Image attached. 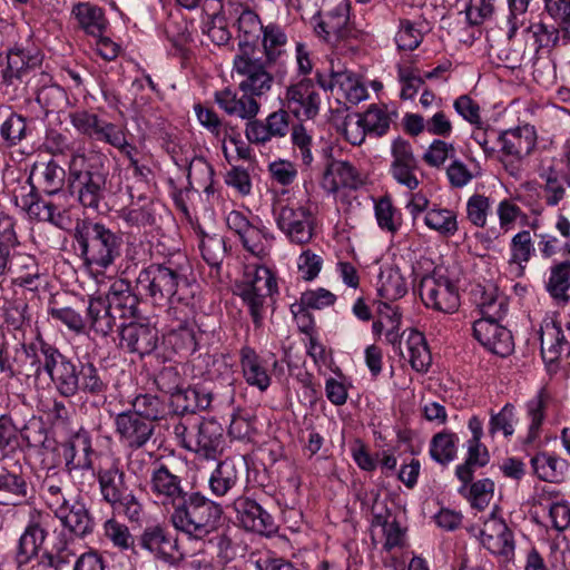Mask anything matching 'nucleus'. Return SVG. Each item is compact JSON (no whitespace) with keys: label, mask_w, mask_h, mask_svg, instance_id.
I'll use <instances>...</instances> for the list:
<instances>
[{"label":"nucleus","mask_w":570,"mask_h":570,"mask_svg":"<svg viewBox=\"0 0 570 570\" xmlns=\"http://www.w3.org/2000/svg\"><path fill=\"white\" fill-rule=\"evenodd\" d=\"M425 225L438 232L442 237H452L459 230L458 216L452 209L434 206L424 217Z\"/></svg>","instance_id":"obj_58"},{"label":"nucleus","mask_w":570,"mask_h":570,"mask_svg":"<svg viewBox=\"0 0 570 570\" xmlns=\"http://www.w3.org/2000/svg\"><path fill=\"white\" fill-rule=\"evenodd\" d=\"M8 275L14 286L29 291H38L41 285L40 266L35 255L19 252L17 248L10 253Z\"/></svg>","instance_id":"obj_31"},{"label":"nucleus","mask_w":570,"mask_h":570,"mask_svg":"<svg viewBox=\"0 0 570 570\" xmlns=\"http://www.w3.org/2000/svg\"><path fill=\"white\" fill-rule=\"evenodd\" d=\"M53 521L49 512L33 510L30 513L29 521L18 541L16 562L19 567L27 566L38 556Z\"/></svg>","instance_id":"obj_15"},{"label":"nucleus","mask_w":570,"mask_h":570,"mask_svg":"<svg viewBox=\"0 0 570 570\" xmlns=\"http://www.w3.org/2000/svg\"><path fill=\"white\" fill-rule=\"evenodd\" d=\"M273 216L278 229L291 243L305 245L312 240L314 216L309 207L298 203L278 202L273 207Z\"/></svg>","instance_id":"obj_11"},{"label":"nucleus","mask_w":570,"mask_h":570,"mask_svg":"<svg viewBox=\"0 0 570 570\" xmlns=\"http://www.w3.org/2000/svg\"><path fill=\"white\" fill-rule=\"evenodd\" d=\"M109 377L104 367L92 361L68 356L55 385L60 396L73 397L85 394L92 399H105L109 391Z\"/></svg>","instance_id":"obj_8"},{"label":"nucleus","mask_w":570,"mask_h":570,"mask_svg":"<svg viewBox=\"0 0 570 570\" xmlns=\"http://www.w3.org/2000/svg\"><path fill=\"white\" fill-rule=\"evenodd\" d=\"M174 528L196 539L212 533L218 525L223 508L200 491L190 489L167 510Z\"/></svg>","instance_id":"obj_4"},{"label":"nucleus","mask_w":570,"mask_h":570,"mask_svg":"<svg viewBox=\"0 0 570 570\" xmlns=\"http://www.w3.org/2000/svg\"><path fill=\"white\" fill-rule=\"evenodd\" d=\"M14 202L27 214L39 222L55 223L56 216L60 217L59 206L52 200L46 199L41 190L36 188L31 179L13 191Z\"/></svg>","instance_id":"obj_28"},{"label":"nucleus","mask_w":570,"mask_h":570,"mask_svg":"<svg viewBox=\"0 0 570 570\" xmlns=\"http://www.w3.org/2000/svg\"><path fill=\"white\" fill-rule=\"evenodd\" d=\"M71 125L81 135L104 141L108 139V135L114 131L117 125L105 121L98 115L89 112L88 110H76L69 115Z\"/></svg>","instance_id":"obj_44"},{"label":"nucleus","mask_w":570,"mask_h":570,"mask_svg":"<svg viewBox=\"0 0 570 570\" xmlns=\"http://www.w3.org/2000/svg\"><path fill=\"white\" fill-rule=\"evenodd\" d=\"M199 249L203 259L218 274L226 255V243L219 235H208L199 230Z\"/></svg>","instance_id":"obj_59"},{"label":"nucleus","mask_w":570,"mask_h":570,"mask_svg":"<svg viewBox=\"0 0 570 570\" xmlns=\"http://www.w3.org/2000/svg\"><path fill=\"white\" fill-rule=\"evenodd\" d=\"M243 473L240 459L228 456L219 461L208 479L210 493L216 498L228 495L239 487Z\"/></svg>","instance_id":"obj_32"},{"label":"nucleus","mask_w":570,"mask_h":570,"mask_svg":"<svg viewBox=\"0 0 570 570\" xmlns=\"http://www.w3.org/2000/svg\"><path fill=\"white\" fill-rule=\"evenodd\" d=\"M214 167L204 157H193L187 166L188 184L195 181L207 195L214 194Z\"/></svg>","instance_id":"obj_62"},{"label":"nucleus","mask_w":570,"mask_h":570,"mask_svg":"<svg viewBox=\"0 0 570 570\" xmlns=\"http://www.w3.org/2000/svg\"><path fill=\"white\" fill-rule=\"evenodd\" d=\"M482 546L492 554L509 560L514 554L513 532L502 519L491 518L480 532Z\"/></svg>","instance_id":"obj_34"},{"label":"nucleus","mask_w":570,"mask_h":570,"mask_svg":"<svg viewBox=\"0 0 570 570\" xmlns=\"http://www.w3.org/2000/svg\"><path fill=\"white\" fill-rule=\"evenodd\" d=\"M102 528L105 538L119 551L134 550L135 537L125 523L112 517L105 521Z\"/></svg>","instance_id":"obj_64"},{"label":"nucleus","mask_w":570,"mask_h":570,"mask_svg":"<svg viewBox=\"0 0 570 570\" xmlns=\"http://www.w3.org/2000/svg\"><path fill=\"white\" fill-rule=\"evenodd\" d=\"M48 429L41 416H37L29 411V416H23V422L20 424V443L23 448L31 449H49Z\"/></svg>","instance_id":"obj_51"},{"label":"nucleus","mask_w":570,"mask_h":570,"mask_svg":"<svg viewBox=\"0 0 570 570\" xmlns=\"http://www.w3.org/2000/svg\"><path fill=\"white\" fill-rule=\"evenodd\" d=\"M239 363L245 382L259 391H266L272 383L268 370V360L258 355L249 345H244L239 351Z\"/></svg>","instance_id":"obj_36"},{"label":"nucleus","mask_w":570,"mask_h":570,"mask_svg":"<svg viewBox=\"0 0 570 570\" xmlns=\"http://www.w3.org/2000/svg\"><path fill=\"white\" fill-rule=\"evenodd\" d=\"M534 253L535 247L531 232L522 229L511 238L509 265H517L521 271H524Z\"/></svg>","instance_id":"obj_60"},{"label":"nucleus","mask_w":570,"mask_h":570,"mask_svg":"<svg viewBox=\"0 0 570 570\" xmlns=\"http://www.w3.org/2000/svg\"><path fill=\"white\" fill-rule=\"evenodd\" d=\"M39 495L70 535L83 539L94 532L96 522L90 509L80 495H70L68 487L39 491Z\"/></svg>","instance_id":"obj_9"},{"label":"nucleus","mask_w":570,"mask_h":570,"mask_svg":"<svg viewBox=\"0 0 570 570\" xmlns=\"http://www.w3.org/2000/svg\"><path fill=\"white\" fill-rule=\"evenodd\" d=\"M180 448L206 460H215L223 453L225 435L223 425L215 419L187 416L173 425Z\"/></svg>","instance_id":"obj_7"},{"label":"nucleus","mask_w":570,"mask_h":570,"mask_svg":"<svg viewBox=\"0 0 570 570\" xmlns=\"http://www.w3.org/2000/svg\"><path fill=\"white\" fill-rule=\"evenodd\" d=\"M111 312L117 315V320H136L139 317L140 299L131 291L130 282L127 279H117L109 287L104 297Z\"/></svg>","instance_id":"obj_33"},{"label":"nucleus","mask_w":570,"mask_h":570,"mask_svg":"<svg viewBox=\"0 0 570 570\" xmlns=\"http://www.w3.org/2000/svg\"><path fill=\"white\" fill-rule=\"evenodd\" d=\"M407 293L404 276L397 267H386L381 271L377 283V294L383 302H394Z\"/></svg>","instance_id":"obj_53"},{"label":"nucleus","mask_w":570,"mask_h":570,"mask_svg":"<svg viewBox=\"0 0 570 570\" xmlns=\"http://www.w3.org/2000/svg\"><path fill=\"white\" fill-rule=\"evenodd\" d=\"M119 218L130 227H147L156 224V203L153 198L141 194L120 209Z\"/></svg>","instance_id":"obj_41"},{"label":"nucleus","mask_w":570,"mask_h":570,"mask_svg":"<svg viewBox=\"0 0 570 570\" xmlns=\"http://www.w3.org/2000/svg\"><path fill=\"white\" fill-rule=\"evenodd\" d=\"M119 342L117 346L139 358L151 355L158 347L159 335L156 326L149 322L131 320L118 326Z\"/></svg>","instance_id":"obj_14"},{"label":"nucleus","mask_w":570,"mask_h":570,"mask_svg":"<svg viewBox=\"0 0 570 570\" xmlns=\"http://www.w3.org/2000/svg\"><path fill=\"white\" fill-rule=\"evenodd\" d=\"M234 13L237 14L236 27L239 37V50L255 49L261 32L264 28L259 16L248 7L237 4L234 8Z\"/></svg>","instance_id":"obj_43"},{"label":"nucleus","mask_w":570,"mask_h":570,"mask_svg":"<svg viewBox=\"0 0 570 570\" xmlns=\"http://www.w3.org/2000/svg\"><path fill=\"white\" fill-rule=\"evenodd\" d=\"M71 16L77 20L78 27L91 37L105 35L109 27L104 8L89 1L75 3Z\"/></svg>","instance_id":"obj_39"},{"label":"nucleus","mask_w":570,"mask_h":570,"mask_svg":"<svg viewBox=\"0 0 570 570\" xmlns=\"http://www.w3.org/2000/svg\"><path fill=\"white\" fill-rule=\"evenodd\" d=\"M537 142V129L530 124L501 130L497 135V159L510 176L519 177L524 159L534 151Z\"/></svg>","instance_id":"obj_10"},{"label":"nucleus","mask_w":570,"mask_h":570,"mask_svg":"<svg viewBox=\"0 0 570 570\" xmlns=\"http://www.w3.org/2000/svg\"><path fill=\"white\" fill-rule=\"evenodd\" d=\"M0 493L14 507L33 498L29 474L19 460L0 459Z\"/></svg>","instance_id":"obj_19"},{"label":"nucleus","mask_w":570,"mask_h":570,"mask_svg":"<svg viewBox=\"0 0 570 570\" xmlns=\"http://www.w3.org/2000/svg\"><path fill=\"white\" fill-rule=\"evenodd\" d=\"M138 544L169 567H178L184 560L178 539L165 525L153 524L146 527L138 537Z\"/></svg>","instance_id":"obj_16"},{"label":"nucleus","mask_w":570,"mask_h":570,"mask_svg":"<svg viewBox=\"0 0 570 570\" xmlns=\"http://www.w3.org/2000/svg\"><path fill=\"white\" fill-rule=\"evenodd\" d=\"M237 291L273 296L278 287L276 277L268 267L256 266L252 272L245 273L244 279L237 285Z\"/></svg>","instance_id":"obj_48"},{"label":"nucleus","mask_w":570,"mask_h":570,"mask_svg":"<svg viewBox=\"0 0 570 570\" xmlns=\"http://www.w3.org/2000/svg\"><path fill=\"white\" fill-rule=\"evenodd\" d=\"M375 218L381 229L395 234L402 225V214L390 196L380 197L374 205Z\"/></svg>","instance_id":"obj_63"},{"label":"nucleus","mask_w":570,"mask_h":570,"mask_svg":"<svg viewBox=\"0 0 570 570\" xmlns=\"http://www.w3.org/2000/svg\"><path fill=\"white\" fill-rule=\"evenodd\" d=\"M541 357L548 371L556 372L563 354L570 353V343L567 341L562 325L552 317H546L538 332Z\"/></svg>","instance_id":"obj_22"},{"label":"nucleus","mask_w":570,"mask_h":570,"mask_svg":"<svg viewBox=\"0 0 570 570\" xmlns=\"http://www.w3.org/2000/svg\"><path fill=\"white\" fill-rule=\"evenodd\" d=\"M214 100L229 116H237L250 121L259 112L261 105L255 96L243 92L238 96L230 88H224L214 94Z\"/></svg>","instance_id":"obj_37"},{"label":"nucleus","mask_w":570,"mask_h":570,"mask_svg":"<svg viewBox=\"0 0 570 570\" xmlns=\"http://www.w3.org/2000/svg\"><path fill=\"white\" fill-rule=\"evenodd\" d=\"M29 350L32 362L31 377L39 380L46 374L55 386L68 356L56 345L43 340L40 334L35 342L29 343Z\"/></svg>","instance_id":"obj_20"},{"label":"nucleus","mask_w":570,"mask_h":570,"mask_svg":"<svg viewBox=\"0 0 570 570\" xmlns=\"http://www.w3.org/2000/svg\"><path fill=\"white\" fill-rule=\"evenodd\" d=\"M117 326V315L109 308L104 296L89 297L86 306V330L100 337L109 336Z\"/></svg>","instance_id":"obj_38"},{"label":"nucleus","mask_w":570,"mask_h":570,"mask_svg":"<svg viewBox=\"0 0 570 570\" xmlns=\"http://www.w3.org/2000/svg\"><path fill=\"white\" fill-rule=\"evenodd\" d=\"M128 403L131 406L129 411L154 425L166 420L169 412L166 401L153 393H137Z\"/></svg>","instance_id":"obj_45"},{"label":"nucleus","mask_w":570,"mask_h":570,"mask_svg":"<svg viewBox=\"0 0 570 570\" xmlns=\"http://www.w3.org/2000/svg\"><path fill=\"white\" fill-rule=\"evenodd\" d=\"M13 217L0 214V286L8 275L10 253L20 246Z\"/></svg>","instance_id":"obj_50"},{"label":"nucleus","mask_w":570,"mask_h":570,"mask_svg":"<svg viewBox=\"0 0 570 570\" xmlns=\"http://www.w3.org/2000/svg\"><path fill=\"white\" fill-rule=\"evenodd\" d=\"M527 35L533 41V52L527 55L524 51L522 60L532 61L541 50L550 51L570 45V31L556 23L551 26L543 22L533 23L527 29Z\"/></svg>","instance_id":"obj_29"},{"label":"nucleus","mask_w":570,"mask_h":570,"mask_svg":"<svg viewBox=\"0 0 570 570\" xmlns=\"http://www.w3.org/2000/svg\"><path fill=\"white\" fill-rule=\"evenodd\" d=\"M21 414V411L14 406L11 412L0 415V452L3 456L14 454L22 450L20 443V424L13 417Z\"/></svg>","instance_id":"obj_52"},{"label":"nucleus","mask_w":570,"mask_h":570,"mask_svg":"<svg viewBox=\"0 0 570 570\" xmlns=\"http://www.w3.org/2000/svg\"><path fill=\"white\" fill-rule=\"evenodd\" d=\"M409 362L416 372H426L431 365L432 356L425 336L417 330H411L406 337Z\"/></svg>","instance_id":"obj_56"},{"label":"nucleus","mask_w":570,"mask_h":570,"mask_svg":"<svg viewBox=\"0 0 570 570\" xmlns=\"http://www.w3.org/2000/svg\"><path fill=\"white\" fill-rule=\"evenodd\" d=\"M165 35L177 53L187 57V45L193 40L187 20L181 16L170 17L165 23Z\"/></svg>","instance_id":"obj_61"},{"label":"nucleus","mask_w":570,"mask_h":570,"mask_svg":"<svg viewBox=\"0 0 570 570\" xmlns=\"http://www.w3.org/2000/svg\"><path fill=\"white\" fill-rule=\"evenodd\" d=\"M533 473L542 481L561 483L564 479L567 462L546 451L538 452L530 460Z\"/></svg>","instance_id":"obj_47"},{"label":"nucleus","mask_w":570,"mask_h":570,"mask_svg":"<svg viewBox=\"0 0 570 570\" xmlns=\"http://www.w3.org/2000/svg\"><path fill=\"white\" fill-rule=\"evenodd\" d=\"M546 289L552 298L559 302L569 299L570 289V261H562L550 267V275Z\"/></svg>","instance_id":"obj_57"},{"label":"nucleus","mask_w":570,"mask_h":570,"mask_svg":"<svg viewBox=\"0 0 570 570\" xmlns=\"http://www.w3.org/2000/svg\"><path fill=\"white\" fill-rule=\"evenodd\" d=\"M257 220L258 224L253 222L239 239L245 250L254 256L263 258L267 256L271 250L274 242V235L258 218Z\"/></svg>","instance_id":"obj_49"},{"label":"nucleus","mask_w":570,"mask_h":570,"mask_svg":"<svg viewBox=\"0 0 570 570\" xmlns=\"http://www.w3.org/2000/svg\"><path fill=\"white\" fill-rule=\"evenodd\" d=\"M419 293L426 307L443 313H454L460 306V294L455 282L434 272L422 277Z\"/></svg>","instance_id":"obj_13"},{"label":"nucleus","mask_w":570,"mask_h":570,"mask_svg":"<svg viewBox=\"0 0 570 570\" xmlns=\"http://www.w3.org/2000/svg\"><path fill=\"white\" fill-rule=\"evenodd\" d=\"M186 484L179 470L174 465L160 459L150 464L149 478L146 481L147 492L167 510L188 491Z\"/></svg>","instance_id":"obj_12"},{"label":"nucleus","mask_w":570,"mask_h":570,"mask_svg":"<svg viewBox=\"0 0 570 570\" xmlns=\"http://www.w3.org/2000/svg\"><path fill=\"white\" fill-rule=\"evenodd\" d=\"M106 155L78 150L68 161V188L80 206L99 212L106 198L109 165Z\"/></svg>","instance_id":"obj_2"},{"label":"nucleus","mask_w":570,"mask_h":570,"mask_svg":"<svg viewBox=\"0 0 570 570\" xmlns=\"http://www.w3.org/2000/svg\"><path fill=\"white\" fill-rule=\"evenodd\" d=\"M72 239L83 265L96 272L107 271L121 256L122 236L101 222L78 219L72 230Z\"/></svg>","instance_id":"obj_3"},{"label":"nucleus","mask_w":570,"mask_h":570,"mask_svg":"<svg viewBox=\"0 0 570 570\" xmlns=\"http://www.w3.org/2000/svg\"><path fill=\"white\" fill-rule=\"evenodd\" d=\"M115 432L119 442L130 450L144 448L155 433V425L126 410L114 420Z\"/></svg>","instance_id":"obj_25"},{"label":"nucleus","mask_w":570,"mask_h":570,"mask_svg":"<svg viewBox=\"0 0 570 570\" xmlns=\"http://www.w3.org/2000/svg\"><path fill=\"white\" fill-rule=\"evenodd\" d=\"M62 458L65 471L72 474L75 471H94V455L91 434L88 430L80 428L62 443Z\"/></svg>","instance_id":"obj_23"},{"label":"nucleus","mask_w":570,"mask_h":570,"mask_svg":"<svg viewBox=\"0 0 570 570\" xmlns=\"http://www.w3.org/2000/svg\"><path fill=\"white\" fill-rule=\"evenodd\" d=\"M490 462V453L483 443H466V458L455 468V476L461 481V494L473 480L475 470L484 468Z\"/></svg>","instance_id":"obj_46"},{"label":"nucleus","mask_w":570,"mask_h":570,"mask_svg":"<svg viewBox=\"0 0 570 570\" xmlns=\"http://www.w3.org/2000/svg\"><path fill=\"white\" fill-rule=\"evenodd\" d=\"M289 131V114L278 109L265 119L256 117L246 122L245 136L250 144L264 146L273 139L286 137Z\"/></svg>","instance_id":"obj_27"},{"label":"nucleus","mask_w":570,"mask_h":570,"mask_svg":"<svg viewBox=\"0 0 570 570\" xmlns=\"http://www.w3.org/2000/svg\"><path fill=\"white\" fill-rule=\"evenodd\" d=\"M36 179V188L45 196H65V184L68 183L66 169L56 160L36 163L28 179Z\"/></svg>","instance_id":"obj_35"},{"label":"nucleus","mask_w":570,"mask_h":570,"mask_svg":"<svg viewBox=\"0 0 570 570\" xmlns=\"http://www.w3.org/2000/svg\"><path fill=\"white\" fill-rule=\"evenodd\" d=\"M357 128H362L360 132V140L352 139L348 129H345L346 139L352 145H361L364 140L365 135H373L375 137H382L387 134L391 125V118L384 107L371 105L367 110L360 116Z\"/></svg>","instance_id":"obj_42"},{"label":"nucleus","mask_w":570,"mask_h":570,"mask_svg":"<svg viewBox=\"0 0 570 570\" xmlns=\"http://www.w3.org/2000/svg\"><path fill=\"white\" fill-rule=\"evenodd\" d=\"M204 334L195 322L183 321L167 332L166 340L175 353L189 356L199 350Z\"/></svg>","instance_id":"obj_40"},{"label":"nucleus","mask_w":570,"mask_h":570,"mask_svg":"<svg viewBox=\"0 0 570 570\" xmlns=\"http://www.w3.org/2000/svg\"><path fill=\"white\" fill-rule=\"evenodd\" d=\"M28 83L36 88V101L48 115L50 112H60L69 105L67 91L59 85L52 83V77L43 72H35Z\"/></svg>","instance_id":"obj_30"},{"label":"nucleus","mask_w":570,"mask_h":570,"mask_svg":"<svg viewBox=\"0 0 570 570\" xmlns=\"http://www.w3.org/2000/svg\"><path fill=\"white\" fill-rule=\"evenodd\" d=\"M188 269L187 256L180 252L171 253L161 262H153L144 267L136 278V287L153 305L185 303L188 296H193Z\"/></svg>","instance_id":"obj_1"},{"label":"nucleus","mask_w":570,"mask_h":570,"mask_svg":"<svg viewBox=\"0 0 570 570\" xmlns=\"http://www.w3.org/2000/svg\"><path fill=\"white\" fill-rule=\"evenodd\" d=\"M99 485L101 499L114 512L124 513L130 522H139L144 507L126 482V473L118 459L100 463L92 471Z\"/></svg>","instance_id":"obj_6"},{"label":"nucleus","mask_w":570,"mask_h":570,"mask_svg":"<svg viewBox=\"0 0 570 570\" xmlns=\"http://www.w3.org/2000/svg\"><path fill=\"white\" fill-rule=\"evenodd\" d=\"M459 436L450 430L435 433L430 442V455L441 465H448L458 454Z\"/></svg>","instance_id":"obj_54"},{"label":"nucleus","mask_w":570,"mask_h":570,"mask_svg":"<svg viewBox=\"0 0 570 570\" xmlns=\"http://www.w3.org/2000/svg\"><path fill=\"white\" fill-rule=\"evenodd\" d=\"M6 59L2 79L7 85H12L14 80H28L35 72H41L38 68L42 63L43 56L37 49L27 50L16 43L7 49Z\"/></svg>","instance_id":"obj_26"},{"label":"nucleus","mask_w":570,"mask_h":570,"mask_svg":"<svg viewBox=\"0 0 570 570\" xmlns=\"http://www.w3.org/2000/svg\"><path fill=\"white\" fill-rule=\"evenodd\" d=\"M352 3L340 1L333 9L318 10L311 19L315 36L340 51H354L366 33L351 20Z\"/></svg>","instance_id":"obj_5"},{"label":"nucleus","mask_w":570,"mask_h":570,"mask_svg":"<svg viewBox=\"0 0 570 570\" xmlns=\"http://www.w3.org/2000/svg\"><path fill=\"white\" fill-rule=\"evenodd\" d=\"M502 318H479L472 324V336L489 352L501 357L514 351V341L510 330L501 325Z\"/></svg>","instance_id":"obj_21"},{"label":"nucleus","mask_w":570,"mask_h":570,"mask_svg":"<svg viewBox=\"0 0 570 570\" xmlns=\"http://www.w3.org/2000/svg\"><path fill=\"white\" fill-rule=\"evenodd\" d=\"M237 524L247 532L269 537L278 525L275 518L255 499L242 494L233 501Z\"/></svg>","instance_id":"obj_17"},{"label":"nucleus","mask_w":570,"mask_h":570,"mask_svg":"<svg viewBox=\"0 0 570 570\" xmlns=\"http://www.w3.org/2000/svg\"><path fill=\"white\" fill-rule=\"evenodd\" d=\"M333 148L322 149L326 159L321 185L328 193H337L340 188L356 189L362 184L361 175L350 161L336 160L332 157Z\"/></svg>","instance_id":"obj_24"},{"label":"nucleus","mask_w":570,"mask_h":570,"mask_svg":"<svg viewBox=\"0 0 570 570\" xmlns=\"http://www.w3.org/2000/svg\"><path fill=\"white\" fill-rule=\"evenodd\" d=\"M283 106L297 119H314L321 109V96L311 78H303L286 88Z\"/></svg>","instance_id":"obj_18"},{"label":"nucleus","mask_w":570,"mask_h":570,"mask_svg":"<svg viewBox=\"0 0 570 570\" xmlns=\"http://www.w3.org/2000/svg\"><path fill=\"white\" fill-rule=\"evenodd\" d=\"M31 365L32 362L29 344L23 343L20 348H17L14 351L12 361H10L7 346L0 361V373L6 374L8 379L16 376H24L26 379H30Z\"/></svg>","instance_id":"obj_55"}]
</instances>
